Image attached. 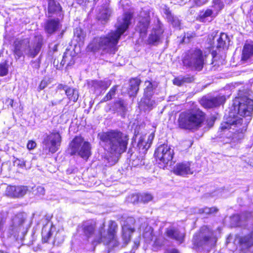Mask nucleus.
Listing matches in <instances>:
<instances>
[{
    "instance_id": "f257e3e1",
    "label": "nucleus",
    "mask_w": 253,
    "mask_h": 253,
    "mask_svg": "<svg viewBox=\"0 0 253 253\" xmlns=\"http://www.w3.org/2000/svg\"><path fill=\"white\" fill-rule=\"evenodd\" d=\"M132 17L131 13H125L122 18L118 19L117 29L115 31L94 38L88 45V49L94 52L101 50L103 53L114 54L117 50L116 45L119 40L128 28Z\"/></svg>"
},
{
    "instance_id": "f03ea898",
    "label": "nucleus",
    "mask_w": 253,
    "mask_h": 253,
    "mask_svg": "<svg viewBox=\"0 0 253 253\" xmlns=\"http://www.w3.org/2000/svg\"><path fill=\"white\" fill-rule=\"evenodd\" d=\"M235 112H230L226 121L221 124L222 130L229 129L232 126H238L243 123V119L239 117H248L247 121L251 119L253 112V92L248 89L239 90L238 97L234 102Z\"/></svg>"
},
{
    "instance_id": "7ed1b4c3",
    "label": "nucleus",
    "mask_w": 253,
    "mask_h": 253,
    "mask_svg": "<svg viewBox=\"0 0 253 253\" xmlns=\"http://www.w3.org/2000/svg\"><path fill=\"white\" fill-rule=\"evenodd\" d=\"M230 223L233 226H246L250 233L245 236L236 235L234 244L241 250L247 248L253 245V212H245L240 215L235 214L230 217Z\"/></svg>"
},
{
    "instance_id": "20e7f679",
    "label": "nucleus",
    "mask_w": 253,
    "mask_h": 253,
    "mask_svg": "<svg viewBox=\"0 0 253 253\" xmlns=\"http://www.w3.org/2000/svg\"><path fill=\"white\" fill-rule=\"evenodd\" d=\"M107 151L113 155H120L125 152L129 140L128 136L118 130H111L99 134Z\"/></svg>"
},
{
    "instance_id": "39448f33",
    "label": "nucleus",
    "mask_w": 253,
    "mask_h": 253,
    "mask_svg": "<svg viewBox=\"0 0 253 253\" xmlns=\"http://www.w3.org/2000/svg\"><path fill=\"white\" fill-rule=\"evenodd\" d=\"M205 114L200 109L194 107L182 112L178 120L180 127L195 131L200 128L205 121Z\"/></svg>"
},
{
    "instance_id": "423d86ee",
    "label": "nucleus",
    "mask_w": 253,
    "mask_h": 253,
    "mask_svg": "<svg viewBox=\"0 0 253 253\" xmlns=\"http://www.w3.org/2000/svg\"><path fill=\"white\" fill-rule=\"evenodd\" d=\"M117 229V223L113 221H110L107 231L105 229V223L103 222L98 229V233L95 235L91 244L93 246L101 243L108 245L110 249L118 247L119 243L116 235Z\"/></svg>"
},
{
    "instance_id": "0eeeda50",
    "label": "nucleus",
    "mask_w": 253,
    "mask_h": 253,
    "mask_svg": "<svg viewBox=\"0 0 253 253\" xmlns=\"http://www.w3.org/2000/svg\"><path fill=\"white\" fill-rule=\"evenodd\" d=\"M216 241L213 231L207 226L201 227L192 239L193 248L198 251L210 250L215 246Z\"/></svg>"
},
{
    "instance_id": "6e6552de",
    "label": "nucleus",
    "mask_w": 253,
    "mask_h": 253,
    "mask_svg": "<svg viewBox=\"0 0 253 253\" xmlns=\"http://www.w3.org/2000/svg\"><path fill=\"white\" fill-rule=\"evenodd\" d=\"M211 52L210 47H208L204 51L200 49H192L186 53L183 60V64L196 70L201 71L206 63L207 59Z\"/></svg>"
},
{
    "instance_id": "1a4fd4ad",
    "label": "nucleus",
    "mask_w": 253,
    "mask_h": 253,
    "mask_svg": "<svg viewBox=\"0 0 253 253\" xmlns=\"http://www.w3.org/2000/svg\"><path fill=\"white\" fill-rule=\"evenodd\" d=\"M144 89V95L139 103V107L144 111L152 110L156 105L155 100L153 98L154 90L157 87L158 83L156 82L146 81Z\"/></svg>"
},
{
    "instance_id": "9d476101",
    "label": "nucleus",
    "mask_w": 253,
    "mask_h": 253,
    "mask_svg": "<svg viewBox=\"0 0 253 253\" xmlns=\"http://www.w3.org/2000/svg\"><path fill=\"white\" fill-rule=\"evenodd\" d=\"M71 155L78 154L87 160L91 155V146L89 142L84 141L81 136L75 137L70 144Z\"/></svg>"
},
{
    "instance_id": "9b49d317",
    "label": "nucleus",
    "mask_w": 253,
    "mask_h": 253,
    "mask_svg": "<svg viewBox=\"0 0 253 253\" xmlns=\"http://www.w3.org/2000/svg\"><path fill=\"white\" fill-rule=\"evenodd\" d=\"M62 141L60 134L57 131H53L46 134L42 141L43 150L47 154L55 153L59 148Z\"/></svg>"
},
{
    "instance_id": "f8f14e48",
    "label": "nucleus",
    "mask_w": 253,
    "mask_h": 253,
    "mask_svg": "<svg viewBox=\"0 0 253 253\" xmlns=\"http://www.w3.org/2000/svg\"><path fill=\"white\" fill-rule=\"evenodd\" d=\"M173 154V149H171L168 145L164 144L157 148L154 155L157 159L166 164L165 167L167 169H169L171 171H174V168L171 167Z\"/></svg>"
},
{
    "instance_id": "ddd939ff",
    "label": "nucleus",
    "mask_w": 253,
    "mask_h": 253,
    "mask_svg": "<svg viewBox=\"0 0 253 253\" xmlns=\"http://www.w3.org/2000/svg\"><path fill=\"white\" fill-rule=\"evenodd\" d=\"M26 218V214L25 212H20L15 215L12 219L11 223L7 230L8 237L12 236L15 239L19 237V233L20 231L24 232L23 224Z\"/></svg>"
},
{
    "instance_id": "4468645a",
    "label": "nucleus",
    "mask_w": 253,
    "mask_h": 253,
    "mask_svg": "<svg viewBox=\"0 0 253 253\" xmlns=\"http://www.w3.org/2000/svg\"><path fill=\"white\" fill-rule=\"evenodd\" d=\"M135 220L132 217H128L126 219L124 224L122 226V240L123 241V245L122 247L126 246L130 242L131 234L134 232L135 229L133 224Z\"/></svg>"
},
{
    "instance_id": "2eb2a0df",
    "label": "nucleus",
    "mask_w": 253,
    "mask_h": 253,
    "mask_svg": "<svg viewBox=\"0 0 253 253\" xmlns=\"http://www.w3.org/2000/svg\"><path fill=\"white\" fill-rule=\"evenodd\" d=\"M50 215H46L41 221L42 224H43L42 231V240L44 243L48 241V240L52 235V233L54 232L53 230L55 229L52 223L50 221Z\"/></svg>"
},
{
    "instance_id": "dca6fc26",
    "label": "nucleus",
    "mask_w": 253,
    "mask_h": 253,
    "mask_svg": "<svg viewBox=\"0 0 253 253\" xmlns=\"http://www.w3.org/2000/svg\"><path fill=\"white\" fill-rule=\"evenodd\" d=\"M29 44L30 39L28 38L16 39L13 43V52L16 57L20 58L24 54L26 55Z\"/></svg>"
},
{
    "instance_id": "f3484780",
    "label": "nucleus",
    "mask_w": 253,
    "mask_h": 253,
    "mask_svg": "<svg viewBox=\"0 0 253 253\" xmlns=\"http://www.w3.org/2000/svg\"><path fill=\"white\" fill-rule=\"evenodd\" d=\"M42 43L43 39L41 36H35L32 40L30 39L26 55L32 58L36 57L40 52Z\"/></svg>"
},
{
    "instance_id": "a211bd4d",
    "label": "nucleus",
    "mask_w": 253,
    "mask_h": 253,
    "mask_svg": "<svg viewBox=\"0 0 253 253\" xmlns=\"http://www.w3.org/2000/svg\"><path fill=\"white\" fill-rule=\"evenodd\" d=\"M217 33L213 32L211 35H209V43L211 48L212 47V44L214 43L213 41L214 39L217 37V45L216 47L218 48H224L227 47L229 44L230 40L228 36L225 33H221L219 36L217 35Z\"/></svg>"
},
{
    "instance_id": "6ab92c4d",
    "label": "nucleus",
    "mask_w": 253,
    "mask_h": 253,
    "mask_svg": "<svg viewBox=\"0 0 253 253\" xmlns=\"http://www.w3.org/2000/svg\"><path fill=\"white\" fill-rule=\"evenodd\" d=\"M225 101V97L223 95L216 97H203L200 101V103L205 108H211L220 105Z\"/></svg>"
},
{
    "instance_id": "aec40b11",
    "label": "nucleus",
    "mask_w": 253,
    "mask_h": 253,
    "mask_svg": "<svg viewBox=\"0 0 253 253\" xmlns=\"http://www.w3.org/2000/svg\"><path fill=\"white\" fill-rule=\"evenodd\" d=\"M163 32L164 30L162 27V24L160 20L157 19L155 22V25L152 29L151 33L149 36V43L153 44L159 42Z\"/></svg>"
},
{
    "instance_id": "412c9836",
    "label": "nucleus",
    "mask_w": 253,
    "mask_h": 253,
    "mask_svg": "<svg viewBox=\"0 0 253 253\" xmlns=\"http://www.w3.org/2000/svg\"><path fill=\"white\" fill-rule=\"evenodd\" d=\"M27 191L28 188L25 186H9L6 190V194L13 197H22Z\"/></svg>"
},
{
    "instance_id": "4be33fe9",
    "label": "nucleus",
    "mask_w": 253,
    "mask_h": 253,
    "mask_svg": "<svg viewBox=\"0 0 253 253\" xmlns=\"http://www.w3.org/2000/svg\"><path fill=\"white\" fill-rule=\"evenodd\" d=\"M61 27V25L58 18L47 19L44 25V30L48 34L54 33Z\"/></svg>"
},
{
    "instance_id": "5701e85b",
    "label": "nucleus",
    "mask_w": 253,
    "mask_h": 253,
    "mask_svg": "<svg viewBox=\"0 0 253 253\" xmlns=\"http://www.w3.org/2000/svg\"><path fill=\"white\" fill-rule=\"evenodd\" d=\"M167 238L164 237H158L156 239L154 242V248H160L163 246H168L169 242L168 239L173 240L174 239V230L172 229L168 230L167 232Z\"/></svg>"
},
{
    "instance_id": "b1692460",
    "label": "nucleus",
    "mask_w": 253,
    "mask_h": 253,
    "mask_svg": "<svg viewBox=\"0 0 253 253\" xmlns=\"http://www.w3.org/2000/svg\"><path fill=\"white\" fill-rule=\"evenodd\" d=\"M111 81H97L91 80L88 82V85L91 88H92L94 91L97 90H106L111 85Z\"/></svg>"
},
{
    "instance_id": "393cba45",
    "label": "nucleus",
    "mask_w": 253,
    "mask_h": 253,
    "mask_svg": "<svg viewBox=\"0 0 253 253\" xmlns=\"http://www.w3.org/2000/svg\"><path fill=\"white\" fill-rule=\"evenodd\" d=\"M61 7L58 2L54 0H49L48 2V17H52L54 15H60Z\"/></svg>"
},
{
    "instance_id": "a878e982",
    "label": "nucleus",
    "mask_w": 253,
    "mask_h": 253,
    "mask_svg": "<svg viewBox=\"0 0 253 253\" xmlns=\"http://www.w3.org/2000/svg\"><path fill=\"white\" fill-rule=\"evenodd\" d=\"M154 137V134L153 133H151L149 136V137L147 141H145L143 138H140L139 140V141L137 144V147L140 153H141L142 154L146 153L147 150L150 147Z\"/></svg>"
},
{
    "instance_id": "bb28decb",
    "label": "nucleus",
    "mask_w": 253,
    "mask_h": 253,
    "mask_svg": "<svg viewBox=\"0 0 253 253\" xmlns=\"http://www.w3.org/2000/svg\"><path fill=\"white\" fill-rule=\"evenodd\" d=\"M82 230L84 235L89 239L94 234L95 225L92 222L86 221L82 225Z\"/></svg>"
},
{
    "instance_id": "cd10ccee",
    "label": "nucleus",
    "mask_w": 253,
    "mask_h": 253,
    "mask_svg": "<svg viewBox=\"0 0 253 253\" xmlns=\"http://www.w3.org/2000/svg\"><path fill=\"white\" fill-rule=\"evenodd\" d=\"M192 173L193 171L190 168V164L189 163L177 164L176 169H175V174L183 176Z\"/></svg>"
},
{
    "instance_id": "c85d7f7f",
    "label": "nucleus",
    "mask_w": 253,
    "mask_h": 253,
    "mask_svg": "<svg viewBox=\"0 0 253 253\" xmlns=\"http://www.w3.org/2000/svg\"><path fill=\"white\" fill-rule=\"evenodd\" d=\"M218 11H215V9H208L204 12H201L199 15V20L202 22H210L211 18L215 17L217 14Z\"/></svg>"
},
{
    "instance_id": "c756f323",
    "label": "nucleus",
    "mask_w": 253,
    "mask_h": 253,
    "mask_svg": "<svg viewBox=\"0 0 253 253\" xmlns=\"http://www.w3.org/2000/svg\"><path fill=\"white\" fill-rule=\"evenodd\" d=\"M140 83V80L135 78L130 80L128 88V93L130 96H135L138 90Z\"/></svg>"
},
{
    "instance_id": "7c9ffc66",
    "label": "nucleus",
    "mask_w": 253,
    "mask_h": 253,
    "mask_svg": "<svg viewBox=\"0 0 253 253\" xmlns=\"http://www.w3.org/2000/svg\"><path fill=\"white\" fill-rule=\"evenodd\" d=\"M253 56V42H246L243 49L242 59L247 60Z\"/></svg>"
},
{
    "instance_id": "2f4dec72",
    "label": "nucleus",
    "mask_w": 253,
    "mask_h": 253,
    "mask_svg": "<svg viewBox=\"0 0 253 253\" xmlns=\"http://www.w3.org/2000/svg\"><path fill=\"white\" fill-rule=\"evenodd\" d=\"M149 23L150 18L149 16L144 17L139 21L137 25V29L141 35H145Z\"/></svg>"
},
{
    "instance_id": "473e14b6",
    "label": "nucleus",
    "mask_w": 253,
    "mask_h": 253,
    "mask_svg": "<svg viewBox=\"0 0 253 253\" xmlns=\"http://www.w3.org/2000/svg\"><path fill=\"white\" fill-rule=\"evenodd\" d=\"M132 198L133 199V201H132L133 203L140 201L144 203H146L153 199V196L150 194L143 193L138 195H132Z\"/></svg>"
},
{
    "instance_id": "72a5a7b5",
    "label": "nucleus",
    "mask_w": 253,
    "mask_h": 253,
    "mask_svg": "<svg viewBox=\"0 0 253 253\" xmlns=\"http://www.w3.org/2000/svg\"><path fill=\"white\" fill-rule=\"evenodd\" d=\"M65 93L70 101H72L74 102L77 101L79 97V93L78 90L75 88L68 87L66 89Z\"/></svg>"
},
{
    "instance_id": "f704fd0d",
    "label": "nucleus",
    "mask_w": 253,
    "mask_h": 253,
    "mask_svg": "<svg viewBox=\"0 0 253 253\" xmlns=\"http://www.w3.org/2000/svg\"><path fill=\"white\" fill-rule=\"evenodd\" d=\"M153 230L151 226H147L144 229L143 237L147 243H150L153 239Z\"/></svg>"
},
{
    "instance_id": "c9c22d12",
    "label": "nucleus",
    "mask_w": 253,
    "mask_h": 253,
    "mask_svg": "<svg viewBox=\"0 0 253 253\" xmlns=\"http://www.w3.org/2000/svg\"><path fill=\"white\" fill-rule=\"evenodd\" d=\"M74 38L78 42L83 43L85 37V34L80 28H77L74 30Z\"/></svg>"
},
{
    "instance_id": "e433bc0d",
    "label": "nucleus",
    "mask_w": 253,
    "mask_h": 253,
    "mask_svg": "<svg viewBox=\"0 0 253 253\" xmlns=\"http://www.w3.org/2000/svg\"><path fill=\"white\" fill-rule=\"evenodd\" d=\"M114 108L118 112H125L126 110V106L124 101L122 99H118L114 103Z\"/></svg>"
},
{
    "instance_id": "4c0bfd02",
    "label": "nucleus",
    "mask_w": 253,
    "mask_h": 253,
    "mask_svg": "<svg viewBox=\"0 0 253 253\" xmlns=\"http://www.w3.org/2000/svg\"><path fill=\"white\" fill-rule=\"evenodd\" d=\"M14 165L22 169H29L31 167V164L30 162L24 160L17 159L14 162Z\"/></svg>"
},
{
    "instance_id": "58836bf2",
    "label": "nucleus",
    "mask_w": 253,
    "mask_h": 253,
    "mask_svg": "<svg viewBox=\"0 0 253 253\" xmlns=\"http://www.w3.org/2000/svg\"><path fill=\"white\" fill-rule=\"evenodd\" d=\"M193 81V78L190 77L184 78L182 77H179L175 78V84L178 86L183 85L185 83H190Z\"/></svg>"
},
{
    "instance_id": "ea45409f",
    "label": "nucleus",
    "mask_w": 253,
    "mask_h": 253,
    "mask_svg": "<svg viewBox=\"0 0 253 253\" xmlns=\"http://www.w3.org/2000/svg\"><path fill=\"white\" fill-rule=\"evenodd\" d=\"M111 14V10L108 8L103 9L100 12L99 18L100 20L106 21L108 19Z\"/></svg>"
},
{
    "instance_id": "a19ab883",
    "label": "nucleus",
    "mask_w": 253,
    "mask_h": 253,
    "mask_svg": "<svg viewBox=\"0 0 253 253\" xmlns=\"http://www.w3.org/2000/svg\"><path fill=\"white\" fill-rule=\"evenodd\" d=\"M163 13L164 14V17L169 22L171 23L173 25V23L174 22V17L172 15L169 9L165 6L163 9Z\"/></svg>"
},
{
    "instance_id": "79ce46f5",
    "label": "nucleus",
    "mask_w": 253,
    "mask_h": 253,
    "mask_svg": "<svg viewBox=\"0 0 253 253\" xmlns=\"http://www.w3.org/2000/svg\"><path fill=\"white\" fill-rule=\"evenodd\" d=\"M117 87V86H114L113 87H112L110 91H109V92L102 99L101 102H106L108 100H111L116 94Z\"/></svg>"
},
{
    "instance_id": "37998d69",
    "label": "nucleus",
    "mask_w": 253,
    "mask_h": 253,
    "mask_svg": "<svg viewBox=\"0 0 253 253\" xmlns=\"http://www.w3.org/2000/svg\"><path fill=\"white\" fill-rule=\"evenodd\" d=\"M199 213H205L206 214H211L215 213L217 212L218 209L215 207L208 208L200 209L199 210Z\"/></svg>"
},
{
    "instance_id": "c03bdc74",
    "label": "nucleus",
    "mask_w": 253,
    "mask_h": 253,
    "mask_svg": "<svg viewBox=\"0 0 253 253\" xmlns=\"http://www.w3.org/2000/svg\"><path fill=\"white\" fill-rule=\"evenodd\" d=\"M51 82V79L48 77H45L41 81L39 86H38V89L39 91H41L45 88L48 84Z\"/></svg>"
},
{
    "instance_id": "a18cd8bd",
    "label": "nucleus",
    "mask_w": 253,
    "mask_h": 253,
    "mask_svg": "<svg viewBox=\"0 0 253 253\" xmlns=\"http://www.w3.org/2000/svg\"><path fill=\"white\" fill-rule=\"evenodd\" d=\"M185 235L183 230H181L178 232L175 230V240H176L180 244L183 242L185 238Z\"/></svg>"
},
{
    "instance_id": "49530a36",
    "label": "nucleus",
    "mask_w": 253,
    "mask_h": 253,
    "mask_svg": "<svg viewBox=\"0 0 253 253\" xmlns=\"http://www.w3.org/2000/svg\"><path fill=\"white\" fill-rule=\"evenodd\" d=\"M224 7V3L221 0H212V7L215 9V11H219Z\"/></svg>"
},
{
    "instance_id": "de8ad7c7",
    "label": "nucleus",
    "mask_w": 253,
    "mask_h": 253,
    "mask_svg": "<svg viewBox=\"0 0 253 253\" xmlns=\"http://www.w3.org/2000/svg\"><path fill=\"white\" fill-rule=\"evenodd\" d=\"M44 188L42 186H38L33 189L34 194L38 197H42L45 194Z\"/></svg>"
},
{
    "instance_id": "09e8293b",
    "label": "nucleus",
    "mask_w": 253,
    "mask_h": 253,
    "mask_svg": "<svg viewBox=\"0 0 253 253\" xmlns=\"http://www.w3.org/2000/svg\"><path fill=\"white\" fill-rule=\"evenodd\" d=\"M195 36V34L194 33H187L184 34L182 40L180 41V43H188L191 39L193 38Z\"/></svg>"
},
{
    "instance_id": "8fccbe9b",
    "label": "nucleus",
    "mask_w": 253,
    "mask_h": 253,
    "mask_svg": "<svg viewBox=\"0 0 253 253\" xmlns=\"http://www.w3.org/2000/svg\"><path fill=\"white\" fill-rule=\"evenodd\" d=\"M8 73L7 67L5 63L0 64V76H4L7 75Z\"/></svg>"
},
{
    "instance_id": "3c124183",
    "label": "nucleus",
    "mask_w": 253,
    "mask_h": 253,
    "mask_svg": "<svg viewBox=\"0 0 253 253\" xmlns=\"http://www.w3.org/2000/svg\"><path fill=\"white\" fill-rule=\"evenodd\" d=\"M36 145L37 144L35 141L30 140L28 141L27 145V147L29 150H32L36 147Z\"/></svg>"
},
{
    "instance_id": "603ef678",
    "label": "nucleus",
    "mask_w": 253,
    "mask_h": 253,
    "mask_svg": "<svg viewBox=\"0 0 253 253\" xmlns=\"http://www.w3.org/2000/svg\"><path fill=\"white\" fill-rule=\"evenodd\" d=\"M139 244L140 242L139 240H135L134 241V245L132 247V249L130 251V253H135V251L139 246Z\"/></svg>"
},
{
    "instance_id": "864d4df0",
    "label": "nucleus",
    "mask_w": 253,
    "mask_h": 253,
    "mask_svg": "<svg viewBox=\"0 0 253 253\" xmlns=\"http://www.w3.org/2000/svg\"><path fill=\"white\" fill-rule=\"evenodd\" d=\"M5 222V220L3 218H1L0 220V237L3 235V226Z\"/></svg>"
},
{
    "instance_id": "5fc2aeb1",
    "label": "nucleus",
    "mask_w": 253,
    "mask_h": 253,
    "mask_svg": "<svg viewBox=\"0 0 253 253\" xmlns=\"http://www.w3.org/2000/svg\"><path fill=\"white\" fill-rule=\"evenodd\" d=\"M195 4L198 6H201L207 2L208 0H194Z\"/></svg>"
},
{
    "instance_id": "6e6d98bb",
    "label": "nucleus",
    "mask_w": 253,
    "mask_h": 253,
    "mask_svg": "<svg viewBox=\"0 0 253 253\" xmlns=\"http://www.w3.org/2000/svg\"><path fill=\"white\" fill-rule=\"evenodd\" d=\"M6 103H8V105H9L11 107L13 108L14 107V100H13V99H10V98H8L6 100Z\"/></svg>"
},
{
    "instance_id": "4d7b16f0",
    "label": "nucleus",
    "mask_w": 253,
    "mask_h": 253,
    "mask_svg": "<svg viewBox=\"0 0 253 253\" xmlns=\"http://www.w3.org/2000/svg\"><path fill=\"white\" fill-rule=\"evenodd\" d=\"M68 88V86H67L66 85L62 84H60L58 86V89H63L65 91H66V89H67Z\"/></svg>"
},
{
    "instance_id": "13d9d810",
    "label": "nucleus",
    "mask_w": 253,
    "mask_h": 253,
    "mask_svg": "<svg viewBox=\"0 0 253 253\" xmlns=\"http://www.w3.org/2000/svg\"><path fill=\"white\" fill-rule=\"evenodd\" d=\"M69 59H72V57H71L70 55L67 56V55L65 54L63 55L62 58L63 61H65L67 63Z\"/></svg>"
},
{
    "instance_id": "bf43d9fd",
    "label": "nucleus",
    "mask_w": 253,
    "mask_h": 253,
    "mask_svg": "<svg viewBox=\"0 0 253 253\" xmlns=\"http://www.w3.org/2000/svg\"><path fill=\"white\" fill-rule=\"evenodd\" d=\"M174 23H175V28H176V27H179L180 25V22L179 20V19H176L175 18Z\"/></svg>"
},
{
    "instance_id": "052dcab7",
    "label": "nucleus",
    "mask_w": 253,
    "mask_h": 253,
    "mask_svg": "<svg viewBox=\"0 0 253 253\" xmlns=\"http://www.w3.org/2000/svg\"><path fill=\"white\" fill-rule=\"evenodd\" d=\"M166 253H174V249L172 248L170 250L167 249Z\"/></svg>"
},
{
    "instance_id": "680f3d73",
    "label": "nucleus",
    "mask_w": 253,
    "mask_h": 253,
    "mask_svg": "<svg viewBox=\"0 0 253 253\" xmlns=\"http://www.w3.org/2000/svg\"><path fill=\"white\" fill-rule=\"evenodd\" d=\"M232 239V237L230 235L227 238V242H230V240Z\"/></svg>"
},
{
    "instance_id": "e2e57ef3",
    "label": "nucleus",
    "mask_w": 253,
    "mask_h": 253,
    "mask_svg": "<svg viewBox=\"0 0 253 253\" xmlns=\"http://www.w3.org/2000/svg\"><path fill=\"white\" fill-rule=\"evenodd\" d=\"M66 63V62L65 61H63V60L62 59L61 62V64H62L63 66Z\"/></svg>"
},
{
    "instance_id": "0e129e2a",
    "label": "nucleus",
    "mask_w": 253,
    "mask_h": 253,
    "mask_svg": "<svg viewBox=\"0 0 253 253\" xmlns=\"http://www.w3.org/2000/svg\"><path fill=\"white\" fill-rule=\"evenodd\" d=\"M251 21L253 23V13L251 16Z\"/></svg>"
},
{
    "instance_id": "69168bd1",
    "label": "nucleus",
    "mask_w": 253,
    "mask_h": 253,
    "mask_svg": "<svg viewBox=\"0 0 253 253\" xmlns=\"http://www.w3.org/2000/svg\"><path fill=\"white\" fill-rule=\"evenodd\" d=\"M177 0L178 1H177V2L179 3V4H180V2H181L183 1V0Z\"/></svg>"
},
{
    "instance_id": "338daca9",
    "label": "nucleus",
    "mask_w": 253,
    "mask_h": 253,
    "mask_svg": "<svg viewBox=\"0 0 253 253\" xmlns=\"http://www.w3.org/2000/svg\"><path fill=\"white\" fill-rule=\"evenodd\" d=\"M51 104H52V106H54L55 105H56V103H54L53 102H51Z\"/></svg>"
},
{
    "instance_id": "774afa93",
    "label": "nucleus",
    "mask_w": 253,
    "mask_h": 253,
    "mask_svg": "<svg viewBox=\"0 0 253 253\" xmlns=\"http://www.w3.org/2000/svg\"><path fill=\"white\" fill-rule=\"evenodd\" d=\"M179 253V252H178V251L177 250L175 249V253Z\"/></svg>"
}]
</instances>
